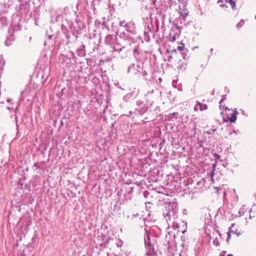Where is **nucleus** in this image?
Instances as JSON below:
<instances>
[{"label": "nucleus", "mask_w": 256, "mask_h": 256, "mask_svg": "<svg viewBox=\"0 0 256 256\" xmlns=\"http://www.w3.org/2000/svg\"><path fill=\"white\" fill-rule=\"evenodd\" d=\"M125 24H126V23L125 21L124 20H123V21H121L120 22V24L122 26H124V25Z\"/></svg>", "instance_id": "nucleus-11"}, {"label": "nucleus", "mask_w": 256, "mask_h": 256, "mask_svg": "<svg viewBox=\"0 0 256 256\" xmlns=\"http://www.w3.org/2000/svg\"><path fill=\"white\" fill-rule=\"evenodd\" d=\"M227 256H234L232 254H228Z\"/></svg>", "instance_id": "nucleus-28"}, {"label": "nucleus", "mask_w": 256, "mask_h": 256, "mask_svg": "<svg viewBox=\"0 0 256 256\" xmlns=\"http://www.w3.org/2000/svg\"><path fill=\"white\" fill-rule=\"evenodd\" d=\"M177 228H178V226L177 224L176 226Z\"/></svg>", "instance_id": "nucleus-33"}, {"label": "nucleus", "mask_w": 256, "mask_h": 256, "mask_svg": "<svg viewBox=\"0 0 256 256\" xmlns=\"http://www.w3.org/2000/svg\"><path fill=\"white\" fill-rule=\"evenodd\" d=\"M213 243L216 246H218L219 245V242L217 240H214Z\"/></svg>", "instance_id": "nucleus-10"}, {"label": "nucleus", "mask_w": 256, "mask_h": 256, "mask_svg": "<svg viewBox=\"0 0 256 256\" xmlns=\"http://www.w3.org/2000/svg\"><path fill=\"white\" fill-rule=\"evenodd\" d=\"M255 18H256V17Z\"/></svg>", "instance_id": "nucleus-36"}, {"label": "nucleus", "mask_w": 256, "mask_h": 256, "mask_svg": "<svg viewBox=\"0 0 256 256\" xmlns=\"http://www.w3.org/2000/svg\"><path fill=\"white\" fill-rule=\"evenodd\" d=\"M7 109L10 110H14V109L12 108H10V107H8Z\"/></svg>", "instance_id": "nucleus-19"}, {"label": "nucleus", "mask_w": 256, "mask_h": 256, "mask_svg": "<svg viewBox=\"0 0 256 256\" xmlns=\"http://www.w3.org/2000/svg\"><path fill=\"white\" fill-rule=\"evenodd\" d=\"M252 210V208L249 210L248 208H246V206H245V205L242 206V207L241 208H240V210H239V212H238L239 216H241L244 215L247 212L250 213L251 212Z\"/></svg>", "instance_id": "nucleus-3"}, {"label": "nucleus", "mask_w": 256, "mask_h": 256, "mask_svg": "<svg viewBox=\"0 0 256 256\" xmlns=\"http://www.w3.org/2000/svg\"><path fill=\"white\" fill-rule=\"evenodd\" d=\"M216 156L218 157V158H219V157H220L219 155H218V154H216Z\"/></svg>", "instance_id": "nucleus-26"}, {"label": "nucleus", "mask_w": 256, "mask_h": 256, "mask_svg": "<svg viewBox=\"0 0 256 256\" xmlns=\"http://www.w3.org/2000/svg\"><path fill=\"white\" fill-rule=\"evenodd\" d=\"M11 31H12L13 32V28H10V30H9L10 33L11 32Z\"/></svg>", "instance_id": "nucleus-21"}, {"label": "nucleus", "mask_w": 256, "mask_h": 256, "mask_svg": "<svg viewBox=\"0 0 256 256\" xmlns=\"http://www.w3.org/2000/svg\"><path fill=\"white\" fill-rule=\"evenodd\" d=\"M238 112L235 110V112L231 114V117L229 118V120L230 122H234L236 120V114Z\"/></svg>", "instance_id": "nucleus-5"}, {"label": "nucleus", "mask_w": 256, "mask_h": 256, "mask_svg": "<svg viewBox=\"0 0 256 256\" xmlns=\"http://www.w3.org/2000/svg\"><path fill=\"white\" fill-rule=\"evenodd\" d=\"M198 105H197V104H196V106H194V110L195 111L198 110Z\"/></svg>", "instance_id": "nucleus-14"}, {"label": "nucleus", "mask_w": 256, "mask_h": 256, "mask_svg": "<svg viewBox=\"0 0 256 256\" xmlns=\"http://www.w3.org/2000/svg\"><path fill=\"white\" fill-rule=\"evenodd\" d=\"M212 51H213V48H211L210 49V52H212Z\"/></svg>", "instance_id": "nucleus-30"}, {"label": "nucleus", "mask_w": 256, "mask_h": 256, "mask_svg": "<svg viewBox=\"0 0 256 256\" xmlns=\"http://www.w3.org/2000/svg\"><path fill=\"white\" fill-rule=\"evenodd\" d=\"M172 58V56L171 55L169 56H168V60L170 61V59H171Z\"/></svg>", "instance_id": "nucleus-18"}, {"label": "nucleus", "mask_w": 256, "mask_h": 256, "mask_svg": "<svg viewBox=\"0 0 256 256\" xmlns=\"http://www.w3.org/2000/svg\"><path fill=\"white\" fill-rule=\"evenodd\" d=\"M18 106H17V107L16 108V109L15 110H14V113H16V110H18Z\"/></svg>", "instance_id": "nucleus-20"}, {"label": "nucleus", "mask_w": 256, "mask_h": 256, "mask_svg": "<svg viewBox=\"0 0 256 256\" xmlns=\"http://www.w3.org/2000/svg\"><path fill=\"white\" fill-rule=\"evenodd\" d=\"M238 132H239L238 130H233V132H232H232H234V134H237Z\"/></svg>", "instance_id": "nucleus-15"}, {"label": "nucleus", "mask_w": 256, "mask_h": 256, "mask_svg": "<svg viewBox=\"0 0 256 256\" xmlns=\"http://www.w3.org/2000/svg\"><path fill=\"white\" fill-rule=\"evenodd\" d=\"M172 41H173V42H174V41L176 40V36H175V35H174V36H172Z\"/></svg>", "instance_id": "nucleus-16"}, {"label": "nucleus", "mask_w": 256, "mask_h": 256, "mask_svg": "<svg viewBox=\"0 0 256 256\" xmlns=\"http://www.w3.org/2000/svg\"><path fill=\"white\" fill-rule=\"evenodd\" d=\"M246 223H248V222L247 221V218H246Z\"/></svg>", "instance_id": "nucleus-31"}, {"label": "nucleus", "mask_w": 256, "mask_h": 256, "mask_svg": "<svg viewBox=\"0 0 256 256\" xmlns=\"http://www.w3.org/2000/svg\"><path fill=\"white\" fill-rule=\"evenodd\" d=\"M7 102H10V99H8L7 100Z\"/></svg>", "instance_id": "nucleus-27"}, {"label": "nucleus", "mask_w": 256, "mask_h": 256, "mask_svg": "<svg viewBox=\"0 0 256 256\" xmlns=\"http://www.w3.org/2000/svg\"><path fill=\"white\" fill-rule=\"evenodd\" d=\"M244 22L243 20H241L238 22V24H237L236 25V26L238 28H240V27H242L244 24Z\"/></svg>", "instance_id": "nucleus-9"}, {"label": "nucleus", "mask_w": 256, "mask_h": 256, "mask_svg": "<svg viewBox=\"0 0 256 256\" xmlns=\"http://www.w3.org/2000/svg\"><path fill=\"white\" fill-rule=\"evenodd\" d=\"M252 216H251L250 214V215H249V219L250 220V219H252Z\"/></svg>", "instance_id": "nucleus-24"}, {"label": "nucleus", "mask_w": 256, "mask_h": 256, "mask_svg": "<svg viewBox=\"0 0 256 256\" xmlns=\"http://www.w3.org/2000/svg\"><path fill=\"white\" fill-rule=\"evenodd\" d=\"M14 40V38H13V36H11L10 38H8L5 42L6 46H10L12 44L11 42Z\"/></svg>", "instance_id": "nucleus-8"}, {"label": "nucleus", "mask_w": 256, "mask_h": 256, "mask_svg": "<svg viewBox=\"0 0 256 256\" xmlns=\"http://www.w3.org/2000/svg\"><path fill=\"white\" fill-rule=\"evenodd\" d=\"M179 256H182L181 254H180Z\"/></svg>", "instance_id": "nucleus-34"}, {"label": "nucleus", "mask_w": 256, "mask_h": 256, "mask_svg": "<svg viewBox=\"0 0 256 256\" xmlns=\"http://www.w3.org/2000/svg\"><path fill=\"white\" fill-rule=\"evenodd\" d=\"M212 131L211 130H210V131H208V132H207V133H208V134H212Z\"/></svg>", "instance_id": "nucleus-22"}, {"label": "nucleus", "mask_w": 256, "mask_h": 256, "mask_svg": "<svg viewBox=\"0 0 256 256\" xmlns=\"http://www.w3.org/2000/svg\"><path fill=\"white\" fill-rule=\"evenodd\" d=\"M211 130L213 132H215L216 130V129H212V130Z\"/></svg>", "instance_id": "nucleus-25"}, {"label": "nucleus", "mask_w": 256, "mask_h": 256, "mask_svg": "<svg viewBox=\"0 0 256 256\" xmlns=\"http://www.w3.org/2000/svg\"><path fill=\"white\" fill-rule=\"evenodd\" d=\"M223 100H224V99H223V98H222V99L220 100V102H222Z\"/></svg>", "instance_id": "nucleus-29"}, {"label": "nucleus", "mask_w": 256, "mask_h": 256, "mask_svg": "<svg viewBox=\"0 0 256 256\" xmlns=\"http://www.w3.org/2000/svg\"><path fill=\"white\" fill-rule=\"evenodd\" d=\"M230 238V232H228V238H227V241Z\"/></svg>", "instance_id": "nucleus-13"}, {"label": "nucleus", "mask_w": 256, "mask_h": 256, "mask_svg": "<svg viewBox=\"0 0 256 256\" xmlns=\"http://www.w3.org/2000/svg\"><path fill=\"white\" fill-rule=\"evenodd\" d=\"M240 111L241 113L242 114L244 115V116H246V112H245V111L244 110H242V109H240Z\"/></svg>", "instance_id": "nucleus-12"}, {"label": "nucleus", "mask_w": 256, "mask_h": 256, "mask_svg": "<svg viewBox=\"0 0 256 256\" xmlns=\"http://www.w3.org/2000/svg\"><path fill=\"white\" fill-rule=\"evenodd\" d=\"M52 35H49V36H48V38H49V39H50V38H52Z\"/></svg>", "instance_id": "nucleus-23"}, {"label": "nucleus", "mask_w": 256, "mask_h": 256, "mask_svg": "<svg viewBox=\"0 0 256 256\" xmlns=\"http://www.w3.org/2000/svg\"><path fill=\"white\" fill-rule=\"evenodd\" d=\"M175 83H176V81L173 80L172 85L174 87H175V85L176 84H175Z\"/></svg>", "instance_id": "nucleus-17"}, {"label": "nucleus", "mask_w": 256, "mask_h": 256, "mask_svg": "<svg viewBox=\"0 0 256 256\" xmlns=\"http://www.w3.org/2000/svg\"><path fill=\"white\" fill-rule=\"evenodd\" d=\"M172 52H176V50H172Z\"/></svg>", "instance_id": "nucleus-32"}, {"label": "nucleus", "mask_w": 256, "mask_h": 256, "mask_svg": "<svg viewBox=\"0 0 256 256\" xmlns=\"http://www.w3.org/2000/svg\"><path fill=\"white\" fill-rule=\"evenodd\" d=\"M182 227L178 229L179 232H181L182 234H184L186 232V225L187 224L186 222L182 221Z\"/></svg>", "instance_id": "nucleus-6"}, {"label": "nucleus", "mask_w": 256, "mask_h": 256, "mask_svg": "<svg viewBox=\"0 0 256 256\" xmlns=\"http://www.w3.org/2000/svg\"><path fill=\"white\" fill-rule=\"evenodd\" d=\"M180 46H177V50L180 51V54L182 55V57L184 59H185L187 54L188 50L185 48L184 44L183 43L182 40L180 41Z\"/></svg>", "instance_id": "nucleus-2"}, {"label": "nucleus", "mask_w": 256, "mask_h": 256, "mask_svg": "<svg viewBox=\"0 0 256 256\" xmlns=\"http://www.w3.org/2000/svg\"><path fill=\"white\" fill-rule=\"evenodd\" d=\"M232 232L234 233V234H235L234 232V231H232Z\"/></svg>", "instance_id": "nucleus-35"}, {"label": "nucleus", "mask_w": 256, "mask_h": 256, "mask_svg": "<svg viewBox=\"0 0 256 256\" xmlns=\"http://www.w3.org/2000/svg\"><path fill=\"white\" fill-rule=\"evenodd\" d=\"M178 2L180 3V5L178 6V14L180 15V16L178 18V20H180V23H182V19L184 21L186 20L188 14V10L186 8L187 2L186 0H178Z\"/></svg>", "instance_id": "nucleus-1"}, {"label": "nucleus", "mask_w": 256, "mask_h": 256, "mask_svg": "<svg viewBox=\"0 0 256 256\" xmlns=\"http://www.w3.org/2000/svg\"><path fill=\"white\" fill-rule=\"evenodd\" d=\"M124 27L126 30L130 32H134V24L132 22H128L125 24Z\"/></svg>", "instance_id": "nucleus-4"}, {"label": "nucleus", "mask_w": 256, "mask_h": 256, "mask_svg": "<svg viewBox=\"0 0 256 256\" xmlns=\"http://www.w3.org/2000/svg\"><path fill=\"white\" fill-rule=\"evenodd\" d=\"M197 105H198L200 110L202 111L207 109V106L205 104H202L200 102H196Z\"/></svg>", "instance_id": "nucleus-7"}]
</instances>
